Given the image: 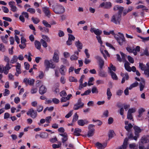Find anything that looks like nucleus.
<instances>
[{
    "instance_id": "obj_16",
    "label": "nucleus",
    "mask_w": 149,
    "mask_h": 149,
    "mask_svg": "<svg viewBox=\"0 0 149 149\" xmlns=\"http://www.w3.org/2000/svg\"><path fill=\"white\" fill-rule=\"evenodd\" d=\"M47 91V88L45 86L42 85L40 87L39 90V93L41 95H43Z\"/></svg>"
},
{
    "instance_id": "obj_35",
    "label": "nucleus",
    "mask_w": 149,
    "mask_h": 149,
    "mask_svg": "<svg viewBox=\"0 0 149 149\" xmlns=\"http://www.w3.org/2000/svg\"><path fill=\"white\" fill-rule=\"evenodd\" d=\"M18 59V57L16 55L13 56L12 59L11 60L10 63H14L17 62Z\"/></svg>"
},
{
    "instance_id": "obj_53",
    "label": "nucleus",
    "mask_w": 149,
    "mask_h": 149,
    "mask_svg": "<svg viewBox=\"0 0 149 149\" xmlns=\"http://www.w3.org/2000/svg\"><path fill=\"white\" fill-rule=\"evenodd\" d=\"M92 92L93 93H98V91L97 87L95 86L93 87L92 89Z\"/></svg>"
},
{
    "instance_id": "obj_29",
    "label": "nucleus",
    "mask_w": 149,
    "mask_h": 149,
    "mask_svg": "<svg viewBox=\"0 0 149 149\" xmlns=\"http://www.w3.org/2000/svg\"><path fill=\"white\" fill-rule=\"evenodd\" d=\"M107 99L108 100H110L112 95V94L109 88H108L107 89Z\"/></svg>"
},
{
    "instance_id": "obj_46",
    "label": "nucleus",
    "mask_w": 149,
    "mask_h": 149,
    "mask_svg": "<svg viewBox=\"0 0 149 149\" xmlns=\"http://www.w3.org/2000/svg\"><path fill=\"white\" fill-rule=\"evenodd\" d=\"M27 11L31 14H34L35 13L36 10L33 8H29L27 10Z\"/></svg>"
},
{
    "instance_id": "obj_2",
    "label": "nucleus",
    "mask_w": 149,
    "mask_h": 149,
    "mask_svg": "<svg viewBox=\"0 0 149 149\" xmlns=\"http://www.w3.org/2000/svg\"><path fill=\"white\" fill-rule=\"evenodd\" d=\"M139 68L141 70L144 71V74L148 77H149V63H147L146 66L142 63H139Z\"/></svg>"
},
{
    "instance_id": "obj_63",
    "label": "nucleus",
    "mask_w": 149,
    "mask_h": 149,
    "mask_svg": "<svg viewBox=\"0 0 149 149\" xmlns=\"http://www.w3.org/2000/svg\"><path fill=\"white\" fill-rule=\"evenodd\" d=\"M136 111V110L135 109L133 108L129 109L128 110V113H129L130 114H132V113L135 112Z\"/></svg>"
},
{
    "instance_id": "obj_60",
    "label": "nucleus",
    "mask_w": 149,
    "mask_h": 149,
    "mask_svg": "<svg viewBox=\"0 0 149 149\" xmlns=\"http://www.w3.org/2000/svg\"><path fill=\"white\" fill-rule=\"evenodd\" d=\"M127 118L128 119L132 120V121H133L132 115L129 113H127Z\"/></svg>"
},
{
    "instance_id": "obj_32",
    "label": "nucleus",
    "mask_w": 149,
    "mask_h": 149,
    "mask_svg": "<svg viewBox=\"0 0 149 149\" xmlns=\"http://www.w3.org/2000/svg\"><path fill=\"white\" fill-rule=\"evenodd\" d=\"M50 63L49 61L47 60H45L44 61V64L46 67V69L47 70H48L49 69L50 67Z\"/></svg>"
},
{
    "instance_id": "obj_25",
    "label": "nucleus",
    "mask_w": 149,
    "mask_h": 149,
    "mask_svg": "<svg viewBox=\"0 0 149 149\" xmlns=\"http://www.w3.org/2000/svg\"><path fill=\"white\" fill-rule=\"evenodd\" d=\"M130 63L127 61H126L124 64V67L126 70L128 72L131 71V67L130 66Z\"/></svg>"
},
{
    "instance_id": "obj_18",
    "label": "nucleus",
    "mask_w": 149,
    "mask_h": 149,
    "mask_svg": "<svg viewBox=\"0 0 149 149\" xmlns=\"http://www.w3.org/2000/svg\"><path fill=\"white\" fill-rule=\"evenodd\" d=\"M128 139L127 138H126L124 140L123 145L118 148V149H126L127 145Z\"/></svg>"
},
{
    "instance_id": "obj_11",
    "label": "nucleus",
    "mask_w": 149,
    "mask_h": 149,
    "mask_svg": "<svg viewBox=\"0 0 149 149\" xmlns=\"http://www.w3.org/2000/svg\"><path fill=\"white\" fill-rule=\"evenodd\" d=\"M95 58L99 62L100 68H102L104 64V61L102 60V58L100 56L98 55L95 56Z\"/></svg>"
},
{
    "instance_id": "obj_17",
    "label": "nucleus",
    "mask_w": 149,
    "mask_h": 149,
    "mask_svg": "<svg viewBox=\"0 0 149 149\" xmlns=\"http://www.w3.org/2000/svg\"><path fill=\"white\" fill-rule=\"evenodd\" d=\"M141 142L143 144L149 143V135L142 137L141 139Z\"/></svg>"
},
{
    "instance_id": "obj_51",
    "label": "nucleus",
    "mask_w": 149,
    "mask_h": 149,
    "mask_svg": "<svg viewBox=\"0 0 149 149\" xmlns=\"http://www.w3.org/2000/svg\"><path fill=\"white\" fill-rule=\"evenodd\" d=\"M78 57L75 54H73L71 56L70 59L71 61L76 60H77Z\"/></svg>"
},
{
    "instance_id": "obj_8",
    "label": "nucleus",
    "mask_w": 149,
    "mask_h": 149,
    "mask_svg": "<svg viewBox=\"0 0 149 149\" xmlns=\"http://www.w3.org/2000/svg\"><path fill=\"white\" fill-rule=\"evenodd\" d=\"M28 115H30L32 118H36L37 115L36 111H35L33 108H31L26 113Z\"/></svg>"
},
{
    "instance_id": "obj_13",
    "label": "nucleus",
    "mask_w": 149,
    "mask_h": 149,
    "mask_svg": "<svg viewBox=\"0 0 149 149\" xmlns=\"http://www.w3.org/2000/svg\"><path fill=\"white\" fill-rule=\"evenodd\" d=\"M42 10L46 15L49 18L51 16V13L49 10V8L47 7H43Z\"/></svg>"
},
{
    "instance_id": "obj_41",
    "label": "nucleus",
    "mask_w": 149,
    "mask_h": 149,
    "mask_svg": "<svg viewBox=\"0 0 149 149\" xmlns=\"http://www.w3.org/2000/svg\"><path fill=\"white\" fill-rule=\"evenodd\" d=\"M78 116L77 113H75L73 116V118L72 121V123H74L77 121L78 119Z\"/></svg>"
},
{
    "instance_id": "obj_7",
    "label": "nucleus",
    "mask_w": 149,
    "mask_h": 149,
    "mask_svg": "<svg viewBox=\"0 0 149 149\" xmlns=\"http://www.w3.org/2000/svg\"><path fill=\"white\" fill-rule=\"evenodd\" d=\"M84 104L81 102V98L79 99L77 103L74 105L73 109L74 110H77L80 108H82Z\"/></svg>"
},
{
    "instance_id": "obj_50",
    "label": "nucleus",
    "mask_w": 149,
    "mask_h": 149,
    "mask_svg": "<svg viewBox=\"0 0 149 149\" xmlns=\"http://www.w3.org/2000/svg\"><path fill=\"white\" fill-rule=\"evenodd\" d=\"M42 37L43 39V40H46L47 42H49L50 40L47 36L45 35L42 36Z\"/></svg>"
},
{
    "instance_id": "obj_10",
    "label": "nucleus",
    "mask_w": 149,
    "mask_h": 149,
    "mask_svg": "<svg viewBox=\"0 0 149 149\" xmlns=\"http://www.w3.org/2000/svg\"><path fill=\"white\" fill-rule=\"evenodd\" d=\"M15 3L14 1H10L8 4L10 8V10L13 12H16L17 10V8L15 6Z\"/></svg>"
},
{
    "instance_id": "obj_44",
    "label": "nucleus",
    "mask_w": 149,
    "mask_h": 149,
    "mask_svg": "<svg viewBox=\"0 0 149 149\" xmlns=\"http://www.w3.org/2000/svg\"><path fill=\"white\" fill-rule=\"evenodd\" d=\"M42 45L44 47H47V44L46 41L43 39H41L40 40Z\"/></svg>"
},
{
    "instance_id": "obj_30",
    "label": "nucleus",
    "mask_w": 149,
    "mask_h": 149,
    "mask_svg": "<svg viewBox=\"0 0 149 149\" xmlns=\"http://www.w3.org/2000/svg\"><path fill=\"white\" fill-rule=\"evenodd\" d=\"M66 70V67L63 65H61L60 70V72L62 75L64 74V72Z\"/></svg>"
},
{
    "instance_id": "obj_61",
    "label": "nucleus",
    "mask_w": 149,
    "mask_h": 149,
    "mask_svg": "<svg viewBox=\"0 0 149 149\" xmlns=\"http://www.w3.org/2000/svg\"><path fill=\"white\" fill-rule=\"evenodd\" d=\"M69 80L70 82H77V80L73 77H69Z\"/></svg>"
},
{
    "instance_id": "obj_37",
    "label": "nucleus",
    "mask_w": 149,
    "mask_h": 149,
    "mask_svg": "<svg viewBox=\"0 0 149 149\" xmlns=\"http://www.w3.org/2000/svg\"><path fill=\"white\" fill-rule=\"evenodd\" d=\"M31 20L33 22L36 24H37L40 22V20L38 18H34L33 17H32Z\"/></svg>"
},
{
    "instance_id": "obj_34",
    "label": "nucleus",
    "mask_w": 149,
    "mask_h": 149,
    "mask_svg": "<svg viewBox=\"0 0 149 149\" xmlns=\"http://www.w3.org/2000/svg\"><path fill=\"white\" fill-rule=\"evenodd\" d=\"M126 50L130 53H133L135 55H136L135 51H134V48L132 49L130 47H127L126 48Z\"/></svg>"
},
{
    "instance_id": "obj_54",
    "label": "nucleus",
    "mask_w": 149,
    "mask_h": 149,
    "mask_svg": "<svg viewBox=\"0 0 149 149\" xmlns=\"http://www.w3.org/2000/svg\"><path fill=\"white\" fill-rule=\"evenodd\" d=\"M44 76V73L42 71H40L38 77H39L40 79H42L43 78Z\"/></svg>"
},
{
    "instance_id": "obj_40",
    "label": "nucleus",
    "mask_w": 149,
    "mask_h": 149,
    "mask_svg": "<svg viewBox=\"0 0 149 149\" xmlns=\"http://www.w3.org/2000/svg\"><path fill=\"white\" fill-rule=\"evenodd\" d=\"M114 134V132L112 130H110L109 133V139H111L113 137Z\"/></svg>"
},
{
    "instance_id": "obj_47",
    "label": "nucleus",
    "mask_w": 149,
    "mask_h": 149,
    "mask_svg": "<svg viewBox=\"0 0 149 149\" xmlns=\"http://www.w3.org/2000/svg\"><path fill=\"white\" fill-rule=\"evenodd\" d=\"M87 84V83L86 82H85L84 84H80L79 86V90H81L84 87H86Z\"/></svg>"
},
{
    "instance_id": "obj_55",
    "label": "nucleus",
    "mask_w": 149,
    "mask_h": 149,
    "mask_svg": "<svg viewBox=\"0 0 149 149\" xmlns=\"http://www.w3.org/2000/svg\"><path fill=\"white\" fill-rule=\"evenodd\" d=\"M111 6V3L110 2H106L105 3V8H109Z\"/></svg>"
},
{
    "instance_id": "obj_19",
    "label": "nucleus",
    "mask_w": 149,
    "mask_h": 149,
    "mask_svg": "<svg viewBox=\"0 0 149 149\" xmlns=\"http://www.w3.org/2000/svg\"><path fill=\"white\" fill-rule=\"evenodd\" d=\"M75 45L77 47L79 52H80V49H81L82 48V44L80 41L78 40L75 42Z\"/></svg>"
},
{
    "instance_id": "obj_5",
    "label": "nucleus",
    "mask_w": 149,
    "mask_h": 149,
    "mask_svg": "<svg viewBox=\"0 0 149 149\" xmlns=\"http://www.w3.org/2000/svg\"><path fill=\"white\" fill-rule=\"evenodd\" d=\"M133 127V125L131 123H129L128 124V125H125V128L126 130L128 132V133L127 134V135L128 136V139H134V137L133 136V134L130 133V132L131 131V129Z\"/></svg>"
},
{
    "instance_id": "obj_26",
    "label": "nucleus",
    "mask_w": 149,
    "mask_h": 149,
    "mask_svg": "<svg viewBox=\"0 0 149 149\" xmlns=\"http://www.w3.org/2000/svg\"><path fill=\"white\" fill-rule=\"evenodd\" d=\"M141 82L139 84L140 90V91H142L143 90L144 87L145 81L143 79H141Z\"/></svg>"
},
{
    "instance_id": "obj_9",
    "label": "nucleus",
    "mask_w": 149,
    "mask_h": 149,
    "mask_svg": "<svg viewBox=\"0 0 149 149\" xmlns=\"http://www.w3.org/2000/svg\"><path fill=\"white\" fill-rule=\"evenodd\" d=\"M24 17L27 19H29V15L28 13L26 12H23L22 13L19 17L20 20L22 22H25V19Z\"/></svg>"
},
{
    "instance_id": "obj_15",
    "label": "nucleus",
    "mask_w": 149,
    "mask_h": 149,
    "mask_svg": "<svg viewBox=\"0 0 149 149\" xmlns=\"http://www.w3.org/2000/svg\"><path fill=\"white\" fill-rule=\"evenodd\" d=\"M113 9L115 11L118 10V13H117V14H120L121 15L124 9V8L117 5L115 6L114 7Z\"/></svg>"
},
{
    "instance_id": "obj_56",
    "label": "nucleus",
    "mask_w": 149,
    "mask_h": 149,
    "mask_svg": "<svg viewBox=\"0 0 149 149\" xmlns=\"http://www.w3.org/2000/svg\"><path fill=\"white\" fill-rule=\"evenodd\" d=\"M98 42L100 44L101 46H103L102 45V42L101 40V38L100 36H97L96 37Z\"/></svg>"
},
{
    "instance_id": "obj_57",
    "label": "nucleus",
    "mask_w": 149,
    "mask_h": 149,
    "mask_svg": "<svg viewBox=\"0 0 149 149\" xmlns=\"http://www.w3.org/2000/svg\"><path fill=\"white\" fill-rule=\"evenodd\" d=\"M5 50L4 46L2 44H1L0 45V51L2 52H4Z\"/></svg>"
},
{
    "instance_id": "obj_33",
    "label": "nucleus",
    "mask_w": 149,
    "mask_h": 149,
    "mask_svg": "<svg viewBox=\"0 0 149 149\" xmlns=\"http://www.w3.org/2000/svg\"><path fill=\"white\" fill-rule=\"evenodd\" d=\"M58 144H54L52 145V147L54 149L58 148H60L61 145V142L59 141L58 142Z\"/></svg>"
},
{
    "instance_id": "obj_39",
    "label": "nucleus",
    "mask_w": 149,
    "mask_h": 149,
    "mask_svg": "<svg viewBox=\"0 0 149 149\" xmlns=\"http://www.w3.org/2000/svg\"><path fill=\"white\" fill-rule=\"evenodd\" d=\"M138 85V83L137 82H136L131 84L129 87V89L130 90H131L132 88L137 86Z\"/></svg>"
},
{
    "instance_id": "obj_21",
    "label": "nucleus",
    "mask_w": 149,
    "mask_h": 149,
    "mask_svg": "<svg viewBox=\"0 0 149 149\" xmlns=\"http://www.w3.org/2000/svg\"><path fill=\"white\" fill-rule=\"evenodd\" d=\"M102 68H100V70L99 71V75L102 77H105L107 76V75L106 73L102 70Z\"/></svg>"
},
{
    "instance_id": "obj_38",
    "label": "nucleus",
    "mask_w": 149,
    "mask_h": 149,
    "mask_svg": "<svg viewBox=\"0 0 149 149\" xmlns=\"http://www.w3.org/2000/svg\"><path fill=\"white\" fill-rule=\"evenodd\" d=\"M145 111V109L143 108L139 109L138 110L139 115H138V116L139 117H141L142 116L143 113Z\"/></svg>"
},
{
    "instance_id": "obj_22",
    "label": "nucleus",
    "mask_w": 149,
    "mask_h": 149,
    "mask_svg": "<svg viewBox=\"0 0 149 149\" xmlns=\"http://www.w3.org/2000/svg\"><path fill=\"white\" fill-rule=\"evenodd\" d=\"M53 59V61L55 63H57L59 62V58L57 52H54Z\"/></svg>"
},
{
    "instance_id": "obj_28",
    "label": "nucleus",
    "mask_w": 149,
    "mask_h": 149,
    "mask_svg": "<svg viewBox=\"0 0 149 149\" xmlns=\"http://www.w3.org/2000/svg\"><path fill=\"white\" fill-rule=\"evenodd\" d=\"M81 131L80 129L78 128H76L74 129V134L76 136H79L80 135V133L81 132Z\"/></svg>"
},
{
    "instance_id": "obj_31",
    "label": "nucleus",
    "mask_w": 149,
    "mask_h": 149,
    "mask_svg": "<svg viewBox=\"0 0 149 149\" xmlns=\"http://www.w3.org/2000/svg\"><path fill=\"white\" fill-rule=\"evenodd\" d=\"M34 43L35 47L36 48L38 49H40L41 46L40 42L37 40H36L35 41Z\"/></svg>"
},
{
    "instance_id": "obj_48",
    "label": "nucleus",
    "mask_w": 149,
    "mask_h": 149,
    "mask_svg": "<svg viewBox=\"0 0 149 149\" xmlns=\"http://www.w3.org/2000/svg\"><path fill=\"white\" fill-rule=\"evenodd\" d=\"M42 24L46 27L50 28L51 25L45 20H43L42 21Z\"/></svg>"
},
{
    "instance_id": "obj_59",
    "label": "nucleus",
    "mask_w": 149,
    "mask_h": 149,
    "mask_svg": "<svg viewBox=\"0 0 149 149\" xmlns=\"http://www.w3.org/2000/svg\"><path fill=\"white\" fill-rule=\"evenodd\" d=\"M127 58L128 61L131 63H134V60L133 58L130 56H128Z\"/></svg>"
},
{
    "instance_id": "obj_36",
    "label": "nucleus",
    "mask_w": 149,
    "mask_h": 149,
    "mask_svg": "<svg viewBox=\"0 0 149 149\" xmlns=\"http://www.w3.org/2000/svg\"><path fill=\"white\" fill-rule=\"evenodd\" d=\"M94 129L89 130L88 132L87 136L88 137H90L93 136L94 134Z\"/></svg>"
},
{
    "instance_id": "obj_62",
    "label": "nucleus",
    "mask_w": 149,
    "mask_h": 149,
    "mask_svg": "<svg viewBox=\"0 0 149 149\" xmlns=\"http://www.w3.org/2000/svg\"><path fill=\"white\" fill-rule=\"evenodd\" d=\"M10 93V91L9 90L7 89H5V92L3 93V95L4 96H8Z\"/></svg>"
},
{
    "instance_id": "obj_45",
    "label": "nucleus",
    "mask_w": 149,
    "mask_h": 149,
    "mask_svg": "<svg viewBox=\"0 0 149 149\" xmlns=\"http://www.w3.org/2000/svg\"><path fill=\"white\" fill-rule=\"evenodd\" d=\"M43 106L41 105H38L37 107V111L38 112L42 111L43 109Z\"/></svg>"
},
{
    "instance_id": "obj_64",
    "label": "nucleus",
    "mask_w": 149,
    "mask_h": 149,
    "mask_svg": "<svg viewBox=\"0 0 149 149\" xmlns=\"http://www.w3.org/2000/svg\"><path fill=\"white\" fill-rule=\"evenodd\" d=\"M58 35L59 37H62L64 36V33L63 31L59 30L58 33Z\"/></svg>"
},
{
    "instance_id": "obj_3",
    "label": "nucleus",
    "mask_w": 149,
    "mask_h": 149,
    "mask_svg": "<svg viewBox=\"0 0 149 149\" xmlns=\"http://www.w3.org/2000/svg\"><path fill=\"white\" fill-rule=\"evenodd\" d=\"M118 34L119 35H115L114 37L119 44L120 45H122L123 44V42L125 41V40L123 33L118 32Z\"/></svg>"
},
{
    "instance_id": "obj_20",
    "label": "nucleus",
    "mask_w": 149,
    "mask_h": 149,
    "mask_svg": "<svg viewBox=\"0 0 149 149\" xmlns=\"http://www.w3.org/2000/svg\"><path fill=\"white\" fill-rule=\"evenodd\" d=\"M11 67H10L9 63H7L6 65L3 67L4 73L7 74L9 72V70L10 69Z\"/></svg>"
},
{
    "instance_id": "obj_1",
    "label": "nucleus",
    "mask_w": 149,
    "mask_h": 149,
    "mask_svg": "<svg viewBox=\"0 0 149 149\" xmlns=\"http://www.w3.org/2000/svg\"><path fill=\"white\" fill-rule=\"evenodd\" d=\"M52 7L53 10L56 14H60L65 12V8L62 6L56 4V5H53Z\"/></svg>"
},
{
    "instance_id": "obj_43",
    "label": "nucleus",
    "mask_w": 149,
    "mask_h": 149,
    "mask_svg": "<svg viewBox=\"0 0 149 149\" xmlns=\"http://www.w3.org/2000/svg\"><path fill=\"white\" fill-rule=\"evenodd\" d=\"M129 147L131 149H138V146L137 145H136L135 143L130 144Z\"/></svg>"
},
{
    "instance_id": "obj_4",
    "label": "nucleus",
    "mask_w": 149,
    "mask_h": 149,
    "mask_svg": "<svg viewBox=\"0 0 149 149\" xmlns=\"http://www.w3.org/2000/svg\"><path fill=\"white\" fill-rule=\"evenodd\" d=\"M121 19V15L120 14H116L111 17V22L115 24H120Z\"/></svg>"
},
{
    "instance_id": "obj_24",
    "label": "nucleus",
    "mask_w": 149,
    "mask_h": 149,
    "mask_svg": "<svg viewBox=\"0 0 149 149\" xmlns=\"http://www.w3.org/2000/svg\"><path fill=\"white\" fill-rule=\"evenodd\" d=\"M107 145L106 143H104L102 144L100 143L97 142L96 144V146L99 149H103Z\"/></svg>"
},
{
    "instance_id": "obj_49",
    "label": "nucleus",
    "mask_w": 149,
    "mask_h": 149,
    "mask_svg": "<svg viewBox=\"0 0 149 149\" xmlns=\"http://www.w3.org/2000/svg\"><path fill=\"white\" fill-rule=\"evenodd\" d=\"M17 65L16 66V70L17 72H21L20 70L21 65L18 63H17Z\"/></svg>"
},
{
    "instance_id": "obj_12",
    "label": "nucleus",
    "mask_w": 149,
    "mask_h": 149,
    "mask_svg": "<svg viewBox=\"0 0 149 149\" xmlns=\"http://www.w3.org/2000/svg\"><path fill=\"white\" fill-rule=\"evenodd\" d=\"M68 40L66 42V44L68 45H72V41L74 40L75 38L72 35L68 34Z\"/></svg>"
},
{
    "instance_id": "obj_42",
    "label": "nucleus",
    "mask_w": 149,
    "mask_h": 149,
    "mask_svg": "<svg viewBox=\"0 0 149 149\" xmlns=\"http://www.w3.org/2000/svg\"><path fill=\"white\" fill-rule=\"evenodd\" d=\"M94 31V33L97 36H100V35L102 33V31H100L99 29H95Z\"/></svg>"
},
{
    "instance_id": "obj_27",
    "label": "nucleus",
    "mask_w": 149,
    "mask_h": 149,
    "mask_svg": "<svg viewBox=\"0 0 149 149\" xmlns=\"http://www.w3.org/2000/svg\"><path fill=\"white\" fill-rule=\"evenodd\" d=\"M108 69L109 70V72L111 74L112 78L114 80H117L118 79V77L116 74L112 71H111V69H110L109 67H108Z\"/></svg>"
},
{
    "instance_id": "obj_58",
    "label": "nucleus",
    "mask_w": 149,
    "mask_h": 149,
    "mask_svg": "<svg viewBox=\"0 0 149 149\" xmlns=\"http://www.w3.org/2000/svg\"><path fill=\"white\" fill-rule=\"evenodd\" d=\"M2 9L3 12L6 13H8L9 12V9L5 6H2Z\"/></svg>"
},
{
    "instance_id": "obj_52",
    "label": "nucleus",
    "mask_w": 149,
    "mask_h": 149,
    "mask_svg": "<svg viewBox=\"0 0 149 149\" xmlns=\"http://www.w3.org/2000/svg\"><path fill=\"white\" fill-rule=\"evenodd\" d=\"M103 32L104 34L105 35H109L110 34H112L113 35H114V36L116 35L114 33L113 31H111L109 32H107L105 31H103Z\"/></svg>"
},
{
    "instance_id": "obj_23",
    "label": "nucleus",
    "mask_w": 149,
    "mask_h": 149,
    "mask_svg": "<svg viewBox=\"0 0 149 149\" xmlns=\"http://www.w3.org/2000/svg\"><path fill=\"white\" fill-rule=\"evenodd\" d=\"M88 121L86 120H79L78 121V124L80 126H83L85 124H88Z\"/></svg>"
},
{
    "instance_id": "obj_14",
    "label": "nucleus",
    "mask_w": 149,
    "mask_h": 149,
    "mask_svg": "<svg viewBox=\"0 0 149 149\" xmlns=\"http://www.w3.org/2000/svg\"><path fill=\"white\" fill-rule=\"evenodd\" d=\"M35 80L33 79L29 78L28 79L27 78H25L23 80V82L25 83L26 84L27 83L29 84V85H33L34 83Z\"/></svg>"
},
{
    "instance_id": "obj_6",
    "label": "nucleus",
    "mask_w": 149,
    "mask_h": 149,
    "mask_svg": "<svg viewBox=\"0 0 149 149\" xmlns=\"http://www.w3.org/2000/svg\"><path fill=\"white\" fill-rule=\"evenodd\" d=\"M133 129L134 131V133L135 135V136H134V139L136 141L137 138L139 137V134L141 132L142 130L139 127L136 125L133 126Z\"/></svg>"
}]
</instances>
